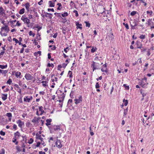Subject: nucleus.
<instances>
[{
    "label": "nucleus",
    "mask_w": 154,
    "mask_h": 154,
    "mask_svg": "<svg viewBox=\"0 0 154 154\" xmlns=\"http://www.w3.org/2000/svg\"><path fill=\"white\" fill-rule=\"evenodd\" d=\"M4 29L7 32H8L10 30L9 28L7 25H5V26L2 27L1 29L2 31Z\"/></svg>",
    "instance_id": "obj_10"
},
{
    "label": "nucleus",
    "mask_w": 154,
    "mask_h": 154,
    "mask_svg": "<svg viewBox=\"0 0 154 154\" xmlns=\"http://www.w3.org/2000/svg\"><path fill=\"white\" fill-rule=\"evenodd\" d=\"M123 102L124 103L125 106H126L128 103V101L127 100H125V99L123 100Z\"/></svg>",
    "instance_id": "obj_35"
},
{
    "label": "nucleus",
    "mask_w": 154,
    "mask_h": 154,
    "mask_svg": "<svg viewBox=\"0 0 154 154\" xmlns=\"http://www.w3.org/2000/svg\"><path fill=\"white\" fill-rule=\"evenodd\" d=\"M0 134L2 136H5V132H3L2 131H1L0 132Z\"/></svg>",
    "instance_id": "obj_55"
},
{
    "label": "nucleus",
    "mask_w": 154,
    "mask_h": 154,
    "mask_svg": "<svg viewBox=\"0 0 154 154\" xmlns=\"http://www.w3.org/2000/svg\"><path fill=\"white\" fill-rule=\"evenodd\" d=\"M7 67V65L6 64L5 65H0V68L3 69L6 68Z\"/></svg>",
    "instance_id": "obj_33"
},
{
    "label": "nucleus",
    "mask_w": 154,
    "mask_h": 154,
    "mask_svg": "<svg viewBox=\"0 0 154 154\" xmlns=\"http://www.w3.org/2000/svg\"><path fill=\"white\" fill-rule=\"evenodd\" d=\"M101 70L102 72H104L106 73H107L108 72L107 68L102 67Z\"/></svg>",
    "instance_id": "obj_24"
},
{
    "label": "nucleus",
    "mask_w": 154,
    "mask_h": 154,
    "mask_svg": "<svg viewBox=\"0 0 154 154\" xmlns=\"http://www.w3.org/2000/svg\"><path fill=\"white\" fill-rule=\"evenodd\" d=\"M15 87V88L16 90L20 94L21 93V89L19 87V85L17 84H15L14 85Z\"/></svg>",
    "instance_id": "obj_8"
},
{
    "label": "nucleus",
    "mask_w": 154,
    "mask_h": 154,
    "mask_svg": "<svg viewBox=\"0 0 154 154\" xmlns=\"http://www.w3.org/2000/svg\"><path fill=\"white\" fill-rule=\"evenodd\" d=\"M16 147L17 152H20L21 151V149H20V147L19 146H17Z\"/></svg>",
    "instance_id": "obj_37"
},
{
    "label": "nucleus",
    "mask_w": 154,
    "mask_h": 154,
    "mask_svg": "<svg viewBox=\"0 0 154 154\" xmlns=\"http://www.w3.org/2000/svg\"><path fill=\"white\" fill-rule=\"evenodd\" d=\"M78 98H76L75 99V103L76 104L81 103L82 101V97L80 96L79 97H78Z\"/></svg>",
    "instance_id": "obj_2"
},
{
    "label": "nucleus",
    "mask_w": 154,
    "mask_h": 154,
    "mask_svg": "<svg viewBox=\"0 0 154 154\" xmlns=\"http://www.w3.org/2000/svg\"><path fill=\"white\" fill-rule=\"evenodd\" d=\"M26 146V145L24 143L22 142L21 145V147L23 148H25Z\"/></svg>",
    "instance_id": "obj_64"
},
{
    "label": "nucleus",
    "mask_w": 154,
    "mask_h": 154,
    "mask_svg": "<svg viewBox=\"0 0 154 154\" xmlns=\"http://www.w3.org/2000/svg\"><path fill=\"white\" fill-rule=\"evenodd\" d=\"M139 38L140 39H144L145 38V35H142L139 37Z\"/></svg>",
    "instance_id": "obj_57"
},
{
    "label": "nucleus",
    "mask_w": 154,
    "mask_h": 154,
    "mask_svg": "<svg viewBox=\"0 0 154 154\" xmlns=\"http://www.w3.org/2000/svg\"><path fill=\"white\" fill-rule=\"evenodd\" d=\"M14 137L18 139L21 136L20 133L18 131H17L14 134Z\"/></svg>",
    "instance_id": "obj_13"
},
{
    "label": "nucleus",
    "mask_w": 154,
    "mask_h": 154,
    "mask_svg": "<svg viewBox=\"0 0 154 154\" xmlns=\"http://www.w3.org/2000/svg\"><path fill=\"white\" fill-rule=\"evenodd\" d=\"M69 14L67 12H65L61 14L62 17H65L66 16H67Z\"/></svg>",
    "instance_id": "obj_32"
},
{
    "label": "nucleus",
    "mask_w": 154,
    "mask_h": 154,
    "mask_svg": "<svg viewBox=\"0 0 154 154\" xmlns=\"http://www.w3.org/2000/svg\"><path fill=\"white\" fill-rule=\"evenodd\" d=\"M73 12L75 13V16L76 17H77L78 16V15H79L78 13V11L76 10H74L73 11Z\"/></svg>",
    "instance_id": "obj_53"
},
{
    "label": "nucleus",
    "mask_w": 154,
    "mask_h": 154,
    "mask_svg": "<svg viewBox=\"0 0 154 154\" xmlns=\"http://www.w3.org/2000/svg\"><path fill=\"white\" fill-rule=\"evenodd\" d=\"M67 49L68 50H69V47H67L64 49V51L66 53H67Z\"/></svg>",
    "instance_id": "obj_61"
},
{
    "label": "nucleus",
    "mask_w": 154,
    "mask_h": 154,
    "mask_svg": "<svg viewBox=\"0 0 154 154\" xmlns=\"http://www.w3.org/2000/svg\"><path fill=\"white\" fill-rule=\"evenodd\" d=\"M65 97V95L63 93L60 96L58 97V98L60 99H61L63 100Z\"/></svg>",
    "instance_id": "obj_25"
},
{
    "label": "nucleus",
    "mask_w": 154,
    "mask_h": 154,
    "mask_svg": "<svg viewBox=\"0 0 154 154\" xmlns=\"http://www.w3.org/2000/svg\"><path fill=\"white\" fill-rule=\"evenodd\" d=\"M17 139L14 137L13 139L12 142L13 143H15Z\"/></svg>",
    "instance_id": "obj_59"
},
{
    "label": "nucleus",
    "mask_w": 154,
    "mask_h": 154,
    "mask_svg": "<svg viewBox=\"0 0 154 154\" xmlns=\"http://www.w3.org/2000/svg\"><path fill=\"white\" fill-rule=\"evenodd\" d=\"M92 63V64L91 65V67H97L95 64L96 63L94 61H93Z\"/></svg>",
    "instance_id": "obj_50"
},
{
    "label": "nucleus",
    "mask_w": 154,
    "mask_h": 154,
    "mask_svg": "<svg viewBox=\"0 0 154 154\" xmlns=\"http://www.w3.org/2000/svg\"><path fill=\"white\" fill-rule=\"evenodd\" d=\"M29 35L30 36L32 35L33 37H34L35 35V34L33 33L31 31H30L29 32Z\"/></svg>",
    "instance_id": "obj_46"
},
{
    "label": "nucleus",
    "mask_w": 154,
    "mask_h": 154,
    "mask_svg": "<svg viewBox=\"0 0 154 154\" xmlns=\"http://www.w3.org/2000/svg\"><path fill=\"white\" fill-rule=\"evenodd\" d=\"M21 20L23 21L25 23H26L27 25H29L30 23V20L26 17L25 15H23L22 17Z\"/></svg>",
    "instance_id": "obj_1"
},
{
    "label": "nucleus",
    "mask_w": 154,
    "mask_h": 154,
    "mask_svg": "<svg viewBox=\"0 0 154 154\" xmlns=\"http://www.w3.org/2000/svg\"><path fill=\"white\" fill-rule=\"evenodd\" d=\"M99 87L100 86L99 85V83L98 82H97L95 85V88H96L97 89L99 88Z\"/></svg>",
    "instance_id": "obj_58"
},
{
    "label": "nucleus",
    "mask_w": 154,
    "mask_h": 154,
    "mask_svg": "<svg viewBox=\"0 0 154 154\" xmlns=\"http://www.w3.org/2000/svg\"><path fill=\"white\" fill-rule=\"evenodd\" d=\"M137 12L135 11H133L131 13V15L132 16H134L136 14Z\"/></svg>",
    "instance_id": "obj_42"
},
{
    "label": "nucleus",
    "mask_w": 154,
    "mask_h": 154,
    "mask_svg": "<svg viewBox=\"0 0 154 154\" xmlns=\"http://www.w3.org/2000/svg\"><path fill=\"white\" fill-rule=\"evenodd\" d=\"M140 49L141 52H143L145 51L146 50V48L143 46H142L141 47V48H140Z\"/></svg>",
    "instance_id": "obj_36"
},
{
    "label": "nucleus",
    "mask_w": 154,
    "mask_h": 154,
    "mask_svg": "<svg viewBox=\"0 0 154 154\" xmlns=\"http://www.w3.org/2000/svg\"><path fill=\"white\" fill-rule=\"evenodd\" d=\"M49 4L50 7H54V3H53L51 1H49Z\"/></svg>",
    "instance_id": "obj_26"
},
{
    "label": "nucleus",
    "mask_w": 154,
    "mask_h": 154,
    "mask_svg": "<svg viewBox=\"0 0 154 154\" xmlns=\"http://www.w3.org/2000/svg\"><path fill=\"white\" fill-rule=\"evenodd\" d=\"M67 65V63H63L62 64V67L63 68H65L66 67V66Z\"/></svg>",
    "instance_id": "obj_63"
},
{
    "label": "nucleus",
    "mask_w": 154,
    "mask_h": 154,
    "mask_svg": "<svg viewBox=\"0 0 154 154\" xmlns=\"http://www.w3.org/2000/svg\"><path fill=\"white\" fill-rule=\"evenodd\" d=\"M33 99L32 96L28 97V96H26L24 98V101L25 102H29Z\"/></svg>",
    "instance_id": "obj_6"
},
{
    "label": "nucleus",
    "mask_w": 154,
    "mask_h": 154,
    "mask_svg": "<svg viewBox=\"0 0 154 154\" xmlns=\"http://www.w3.org/2000/svg\"><path fill=\"white\" fill-rule=\"evenodd\" d=\"M16 123L18 124V126L21 128H22V126L24 125V122H22V121L20 119L17 120V121L16 122Z\"/></svg>",
    "instance_id": "obj_7"
},
{
    "label": "nucleus",
    "mask_w": 154,
    "mask_h": 154,
    "mask_svg": "<svg viewBox=\"0 0 154 154\" xmlns=\"http://www.w3.org/2000/svg\"><path fill=\"white\" fill-rule=\"evenodd\" d=\"M25 79L27 80H31L33 78V77L31 75L28 73H26L25 74L24 76Z\"/></svg>",
    "instance_id": "obj_4"
},
{
    "label": "nucleus",
    "mask_w": 154,
    "mask_h": 154,
    "mask_svg": "<svg viewBox=\"0 0 154 154\" xmlns=\"http://www.w3.org/2000/svg\"><path fill=\"white\" fill-rule=\"evenodd\" d=\"M25 9L24 8H23L20 9L19 11V13L20 14H22L24 13Z\"/></svg>",
    "instance_id": "obj_30"
},
{
    "label": "nucleus",
    "mask_w": 154,
    "mask_h": 154,
    "mask_svg": "<svg viewBox=\"0 0 154 154\" xmlns=\"http://www.w3.org/2000/svg\"><path fill=\"white\" fill-rule=\"evenodd\" d=\"M33 142V140L32 138H31L29 141H28V143L29 144H31Z\"/></svg>",
    "instance_id": "obj_43"
},
{
    "label": "nucleus",
    "mask_w": 154,
    "mask_h": 154,
    "mask_svg": "<svg viewBox=\"0 0 154 154\" xmlns=\"http://www.w3.org/2000/svg\"><path fill=\"white\" fill-rule=\"evenodd\" d=\"M6 116H8V118H10L12 117V114L11 113H7Z\"/></svg>",
    "instance_id": "obj_45"
},
{
    "label": "nucleus",
    "mask_w": 154,
    "mask_h": 154,
    "mask_svg": "<svg viewBox=\"0 0 154 154\" xmlns=\"http://www.w3.org/2000/svg\"><path fill=\"white\" fill-rule=\"evenodd\" d=\"M132 29H135V26H137L136 22L135 20H133L130 23Z\"/></svg>",
    "instance_id": "obj_9"
},
{
    "label": "nucleus",
    "mask_w": 154,
    "mask_h": 154,
    "mask_svg": "<svg viewBox=\"0 0 154 154\" xmlns=\"http://www.w3.org/2000/svg\"><path fill=\"white\" fill-rule=\"evenodd\" d=\"M147 22L146 23V24H147L148 26H150L151 25H153L154 24V23L152 21V19H149Z\"/></svg>",
    "instance_id": "obj_11"
},
{
    "label": "nucleus",
    "mask_w": 154,
    "mask_h": 154,
    "mask_svg": "<svg viewBox=\"0 0 154 154\" xmlns=\"http://www.w3.org/2000/svg\"><path fill=\"white\" fill-rule=\"evenodd\" d=\"M136 44L137 46V48L140 49V48H141V47L142 46V43L139 41H137L136 42Z\"/></svg>",
    "instance_id": "obj_14"
},
{
    "label": "nucleus",
    "mask_w": 154,
    "mask_h": 154,
    "mask_svg": "<svg viewBox=\"0 0 154 154\" xmlns=\"http://www.w3.org/2000/svg\"><path fill=\"white\" fill-rule=\"evenodd\" d=\"M41 51H38L37 52H35L34 53V56L37 57L38 54H39V55H41Z\"/></svg>",
    "instance_id": "obj_27"
},
{
    "label": "nucleus",
    "mask_w": 154,
    "mask_h": 154,
    "mask_svg": "<svg viewBox=\"0 0 154 154\" xmlns=\"http://www.w3.org/2000/svg\"><path fill=\"white\" fill-rule=\"evenodd\" d=\"M140 93L142 95L143 97H144V96H146V93H144L142 92L141 90H140Z\"/></svg>",
    "instance_id": "obj_52"
},
{
    "label": "nucleus",
    "mask_w": 154,
    "mask_h": 154,
    "mask_svg": "<svg viewBox=\"0 0 154 154\" xmlns=\"http://www.w3.org/2000/svg\"><path fill=\"white\" fill-rule=\"evenodd\" d=\"M43 107L42 106H39V110L40 111H41V113L40 114V115H42L44 112V111L43 109Z\"/></svg>",
    "instance_id": "obj_17"
},
{
    "label": "nucleus",
    "mask_w": 154,
    "mask_h": 154,
    "mask_svg": "<svg viewBox=\"0 0 154 154\" xmlns=\"http://www.w3.org/2000/svg\"><path fill=\"white\" fill-rule=\"evenodd\" d=\"M57 5L58 6L57 8L58 10H60L62 8V6L60 3H58L57 4Z\"/></svg>",
    "instance_id": "obj_28"
},
{
    "label": "nucleus",
    "mask_w": 154,
    "mask_h": 154,
    "mask_svg": "<svg viewBox=\"0 0 154 154\" xmlns=\"http://www.w3.org/2000/svg\"><path fill=\"white\" fill-rule=\"evenodd\" d=\"M21 72H15V75L16 77L17 78H18L20 76V75H21Z\"/></svg>",
    "instance_id": "obj_29"
},
{
    "label": "nucleus",
    "mask_w": 154,
    "mask_h": 154,
    "mask_svg": "<svg viewBox=\"0 0 154 154\" xmlns=\"http://www.w3.org/2000/svg\"><path fill=\"white\" fill-rule=\"evenodd\" d=\"M92 48L91 49V51L92 53H94L97 50V48L96 47H94V46L91 47Z\"/></svg>",
    "instance_id": "obj_23"
},
{
    "label": "nucleus",
    "mask_w": 154,
    "mask_h": 154,
    "mask_svg": "<svg viewBox=\"0 0 154 154\" xmlns=\"http://www.w3.org/2000/svg\"><path fill=\"white\" fill-rule=\"evenodd\" d=\"M149 118H150V116H149V117H148L147 119H146V120H145L144 119L142 118V119H141V120H142V121H143V124H145V123H146V120H148V119H149Z\"/></svg>",
    "instance_id": "obj_48"
},
{
    "label": "nucleus",
    "mask_w": 154,
    "mask_h": 154,
    "mask_svg": "<svg viewBox=\"0 0 154 154\" xmlns=\"http://www.w3.org/2000/svg\"><path fill=\"white\" fill-rule=\"evenodd\" d=\"M68 75H69V77L70 78L72 77V73L71 71H69L68 72Z\"/></svg>",
    "instance_id": "obj_34"
},
{
    "label": "nucleus",
    "mask_w": 154,
    "mask_h": 154,
    "mask_svg": "<svg viewBox=\"0 0 154 154\" xmlns=\"http://www.w3.org/2000/svg\"><path fill=\"white\" fill-rule=\"evenodd\" d=\"M123 24L125 26L127 29H129V26L127 23H123Z\"/></svg>",
    "instance_id": "obj_40"
},
{
    "label": "nucleus",
    "mask_w": 154,
    "mask_h": 154,
    "mask_svg": "<svg viewBox=\"0 0 154 154\" xmlns=\"http://www.w3.org/2000/svg\"><path fill=\"white\" fill-rule=\"evenodd\" d=\"M22 137L23 138V141H25V142L26 143V140H27L26 137L25 135L24 136H22Z\"/></svg>",
    "instance_id": "obj_41"
},
{
    "label": "nucleus",
    "mask_w": 154,
    "mask_h": 154,
    "mask_svg": "<svg viewBox=\"0 0 154 154\" xmlns=\"http://www.w3.org/2000/svg\"><path fill=\"white\" fill-rule=\"evenodd\" d=\"M47 123L45 124L46 125L48 126L49 125H51L50 123L52 122V119H48L46 120Z\"/></svg>",
    "instance_id": "obj_15"
},
{
    "label": "nucleus",
    "mask_w": 154,
    "mask_h": 154,
    "mask_svg": "<svg viewBox=\"0 0 154 154\" xmlns=\"http://www.w3.org/2000/svg\"><path fill=\"white\" fill-rule=\"evenodd\" d=\"M47 66L48 67H53L54 65L53 63L50 64V63H48L47 64Z\"/></svg>",
    "instance_id": "obj_51"
},
{
    "label": "nucleus",
    "mask_w": 154,
    "mask_h": 154,
    "mask_svg": "<svg viewBox=\"0 0 154 154\" xmlns=\"http://www.w3.org/2000/svg\"><path fill=\"white\" fill-rule=\"evenodd\" d=\"M4 96L2 97V99L3 100H5L7 98V94H2Z\"/></svg>",
    "instance_id": "obj_22"
},
{
    "label": "nucleus",
    "mask_w": 154,
    "mask_h": 154,
    "mask_svg": "<svg viewBox=\"0 0 154 154\" xmlns=\"http://www.w3.org/2000/svg\"><path fill=\"white\" fill-rule=\"evenodd\" d=\"M13 40L15 41V43L16 44L19 42V41H18L17 39H16L15 38H13Z\"/></svg>",
    "instance_id": "obj_60"
},
{
    "label": "nucleus",
    "mask_w": 154,
    "mask_h": 154,
    "mask_svg": "<svg viewBox=\"0 0 154 154\" xmlns=\"http://www.w3.org/2000/svg\"><path fill=\"white\" fill-rule=\"evenodd\" d=\"M148 84V83H146L143 81H141V87L142 88H144L146 87Z\"/></svg>",
    "instance_id": "obj_16"
},
{
    "label": "nucleus",
    "mask_w": 154,
    "mask_h": 154,
    "mask_svg": "<svg viewBox=\"0 0 154 154\" xmlns=\"http://www.w3.org/2000/svg\"><path fill=\"white\" fill-rule=\"evenodd\" d=\"M55 144L56 146L58 148H60L62 146V145L61 143V142L60 140L57 139Z\"/></svg>",
    "instance_id": "obj_3"
},
{
    "label": "nucleus",
    "mask_w": 154,
    "mask_h": 154,
    "mask_svg": "<svg viewBox=\"0 0 154 154\" xmlns=\"http://www.w3.org/2000/svg\"><path fill=\"white\" fill-rule=\"evenodd\" d=\"M41 119L40 117L37 118L36 117H35L32 120V122L35 124H38L39 123L38 121Z\"/></svg>",
    "instance_id": "obj_5"
},
{
    "label": "nucleus",
    "mask_w": 154,
    "mask_h": 154,
    "mask_svg": "<svg viewBox=\"0 0 154 154\" xmlns=\"http://www.w3.org/2000/svg\"><path fill=\"white\" fill-rule=\"evenodd\" d=\"M123 86L125 88L126 90H128L129 89V86L127 85L126 84L123 85Z\"/></svg>",
    "instance_id": "obj_38"
},
{
    "label": "nucleus",
    "mask_w": 154,
    "mask_h": 154,
    "mask_svg": "<svg viewBox=\"0 0 154 154\" xmlns=\"http://www.w3.org/2000/svg\"><path fill=\"white\" fill-rule=\"evenodd\" d=\"M72 99H69V100L68 101V104H70V105H71V104L72 103Z\"/></svg>",
    "instance_id": "obj_56"
},
{
    "label": "nucleus",
    "mask_w": 154,
    "mask_h": 154,
    "mask_svg": "<svg viewBox=\"0 0 154 154\" xmlns=\"http://www.w3.org/2000/svg\"><path fill=\"white\" fill-rule=\"evenodd\" d=\"M106 85H107L106 84V83L104 84V90H106V91H107L108 90V89H109V87H106Z\"/></svg>",
    "instance_id": "obj_47"
},
{
    "label": "nucleus",
    "mask_w": 154,
    "mask_h": 154,
    "mask_svg": "<svg viewBox=\"0 0 154 154\" xmlns=\"http://www.w3.org/2000/svg\"><path fill=\"white\" fill-rule=\"evenodd\" d=\"M25 6L26 10L27 11H29V8L30 6L29 3V2H27L25 4Z\"/></svg>",
    "instance_id": "obj_21"
},
{
    "label": "nucleus",
    "mask_w": 154,
    "mask_h": 154,
    "mask_svg": "<svg viewBox=\"0 0 154 154\" xmlns=\"http://www.w3.org/2000/svg\"><path fill=\"white\" fill-rule=\"evenodd\" d=\"M36 138L37 139H39L41 140V142L42 141V140L43 138L41 137V136L40 135H39L37 133L36 134Z\"/></svg>",
    "instance_id": "obj_18"
},
{
    "label": "nucleus",
    "mask_w": 154,
    "mask_h": 154,
    "mask_svg": "<svg viewBox=\"0 0 154 154\" xmlns=\"http://www.w3.org/2000/svg\"><path fill=\"white\" fill-rule=\"evenodd\" d=\"M8 72V71L7 70H4L0 69V73L3 74H6Z\"/></svg>",
    "instance_id": "obj_31"
},
{
    "label": "nucleus",
    "mask_w": 154,
    "mask_h": 154,
    "mask_svg": "<svg viewBox=\"0 0 154 154\" xmlns=\"http://www.w3.org/2000/svg\"><path fill=\"white\" fill-rule=\"evenodd\" d=\"M5 12L4 10L2 7H0V14L3 15V14H5Z\"/></svg>",
    "instance_id": "obj_20"
},
{
    "label": "nucleus",
    "mask_w": 154,
    "mask_h": 154,
    "mask_svg": "<svg viewBox=\"0 0 154 154\" xmlns=\"http://www.w3.org/2000/svg\"><path fill=\"white\" fill-rule=\"evenodd\" d=\"M76 26H77V28H79L81 29H82V25L81 24H79V22L76 23Z\"/></svg>",
    "instance_id": "obj_19"
},
{
    "label": "nucleus",
    "mask_w": 154,
    "mask_h": 154,
    "mask_svg": "<svg viewBox=\"0 0 154 154\" xmlns=\"http://www.w3.org/2000/svg\"><path fill=\"white\" fill-rule=\"evenodd\" d=\"M5 150L3 148L1 149V151L0 152V154H5Z\"/></svg>",
    "instance_id": "obj_54"
},
{
    "label": "nucleus",
    "mask_w": 154,
    "mask_h": 154,
    "mask_svg": "<svg viewBox=\"0 0 154 154\" xmlns=\"http://www.w3.org/2000/svg\"><path fill=\"white\" fill-rule=\"evenodd\" d=\"M85 23L86 24V27H89L90 26V24L88 22L85 21Z\"/></svg>",
    "instance_id": "obj_39"
},
{
    "label": "nucleus",
    "mask_w": 154,
    "mask_h": 154,
    "mask_svg": "<svg viewBox=\"0 0 154 154\" xmlns=\"http://www.w3.org/2000/svg\"><path fill=\"white\" fill-rule=\"evenodd\" d=\"M61 18L62 19H63V20L62 21V22L63 23H65L66 22L67 20H66V18Z\"/></svg>",
    "instance_id": "obj_62"
},
{
    "label": "nucleus",
    "mask_w": 154,
    "mask_h": 154,
    "mask_svg": "<svg viewBox=\"0 0 154 154\" xmlns=\"http://www.w3.org/2000/svg\"><path fill=\"white\" fill-rule=\"evenodd\" d=\"M44 13L45 14V16L46 17H48L50 19H51L52 17V14L51 13H49L47 12H44Z\"/></svg>",
    "instance_id": "obj_12"
},
{
    "label": "nucleus",
    "mask_w": 154,
    "mask_h": 154,
    "mask_svg": "<svg viewBox=\"0 0 154 154\" xmlns=\"http://www.w3.org/2000/svg\"><path fill=\"white\" fill-rule=\"evenodd\" d=\"M60 129V127L58 126H54V129L55 131H56V130Z\"/></svg>",
    "instance_id": "obj_44"
},
{
    "label": "nucleus",
    "mask_w": 154,
    "mask_h": 154,
    "mask_svg": "<svg viewBox=\"0 0 154 154\" xmlns=\"http://www.w3.org/2000/svg\"><path fill=\"white\" fill-rule=\"evenodd\" d=\"M12 82V80L10 79H8V81H7L6 83L10 85Z\"/></svg>",
    "instance_id": "obj_49"
}]
</instances>
